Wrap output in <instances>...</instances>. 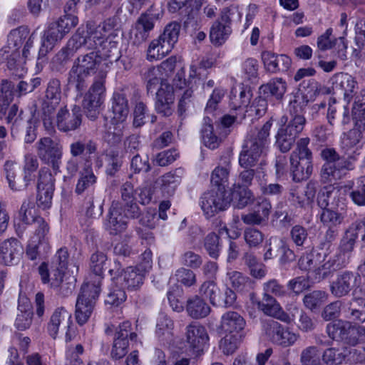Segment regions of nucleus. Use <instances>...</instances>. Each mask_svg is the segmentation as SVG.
<instances>
[{"label": "nucleus", "mask_w": 365, "mask_h": 365, "mask_svg": "<svg viewBox=\"0 0 365 365\" xmlns=\"http://www.w3.org/2000/svg\"><path fill=\"white\" fill-rule=\"evenodd\" d=\"M272 125L270 120L267 121L256 133H252L245 140L239 156V164L241 167L252 168L265 153Z\"/></svg>", "instance_id": "20e7f679"}, {"label": "nucleus", "mask_w": 365, "mask_h": 365, "mask_svg": "<svg viewBox=\"0 0 365 365\" xmlns=\"http://www.w3.org/2000/svg\"><path fill=\"white\" fill-rule=\"evenodd\" d=\"M128 93V89H120L114 91L113 94L112 110L113 118L118 122H123L129 113Z\"/></svg>", "instance_id": "7c9ffc66"}, {"label": "nucleus", "mask_w": 365, "mask_h": 365, "mask_svg": "<svg viewBox=\"0 0 365 365\" xmlns=\"http://www.w3.org/2000/svg\"><path fill=\"white\" fill-rule=\"evenodd\" d=\"M61 99V82L56 77L51 78L44 92L41 110L45 115L50 116L58 106Z\"/></svg>", "instance_id": "f3484780"}, {"label": "nucleus", "mask_w": 365, "mask_h": 365, "mask_svg": "<svg viewBox=\"0 0 365 365\" xmlns=\"http://www.w3.org/2000/svg\"><path fill=\"white\" fill-rule=\"evenodd\" d=\"M289 237L297 247H303L308 242V230L302 225H296L291 228Z\"/></svg>", "instance_id": "774afa93"}, {"label": "nucleus", "mask_w": 365, "mask_h": 365, "mask_svg": "<svg viewBox=\"0 0 365 365\" xmlns=\"http://www.w3.org/2000/svg\"><path fill=\"white\" fill-rule=\"evenodd\" d=\"M257 308L267 315L274 316L279 309V304L273 296L264 292L262 300L257 302Z\"/></svg>", "instance_id": "680f3d73"}, {"label": "nucleus", "mask_w": 365, "mask_h": 365, "mask_svg": "<svg viewBox=\"0 0 365 365\" xmlns=\"http://www.w3.org/2000/svg\"><path fill=\"white\" fill-rule=\"evenodd\" d=\"M266 334L272 343L283 348L293 346L299 338V334L274 320L268 322Z\"/></svg>", "instance_id": "4468645a"}, {"label": "nucleus", "mask_w": 365, "mask_h": 365, "mask_svg": "<svg viewBox=\"0 0 365 365\" xmlns=\"http://www.w3.org/2000/svg\"><path fill=\"white\" fill-rule=\"evenodd\" d=\"M286 91L287 83L282 78H274L259 88L260 93L264 97H272L277 101L282 99Z\"/></svg>", "instance_id": "e433bc0d"}, {"label": "nucleus", "mask_w": 365, "mask_h": 365, "mask_svg": "<svg viewBox=\"0 0 365 365\" xmlns=\"http://www.w3.org/2000/svg\"><path fill=\"white\" fill-rule=\"evenodd\" d=\"M203 0H168V8L170 13H176L187 15L184 21L186 29H195L198 22V11L202 6Z\"/></svg>", "instance_id": "f8f14e48"}, {"label": "nucleus", "mask_w": 365, "mask_h": 365, "mask_svg": "<svg viewBox=\"0 0 365 365\" xmlns=\"http://www.w3.org/2000/svg\"><path fill=\"white\" fill-rule=\"evenodd\" d=\"M49 249L48 242H41L31 239L26 247V254L29 259L35 260L46 255Z\"/></svg>", "instance_id": "603ef678"}, {"label": "nucleus", "mask_w": 365, "mask_h": 365, "mask_svg": "<svg viewBox=\"0 0 365 365\" xmlns=\"http://www.w3.org/2000/svg\"><path fill=\"white\" fill-rule=\"evenodd\" d=\"M82 110L80 106L74 105L71 110L66 107L61 108L56 116L57 127L65 133L73 131L80 128L82 123Z\"/></svg>", "instance_id": "a211bd4d"}, {"label": "nucleus", "mask_w": 365, "mask_h": 365, "mask_svg": "<svg viewBox=\"0 0 365 365\" xmlns=\"http://www.w3.org/2000/svg\"><path fill=\"white\" fill-rule=\"evenodd\" d=\"M145 269H140L136 267H128L120 275H118L115 279L117 282H123L124 287L128 289H137L143 284L145 278Z\"/></svg>", "instance_id": "c85d7f7f"}, {"label": "nucleus", "mask_w": 365, "mask_h": 365, "mask_svg": "<svg viewBox=\"0 0 365 365\" xmlns=\"http://www.w3.org/2000/svg\"><path fill=\"white\" fill-rule=\"evenodd\" d=\"M186 311L192 319H202L208 316L211 312V307L199 295H195L187 300Z\"/></svg>", "instance_id": "473e14b6"}, {"label": "nucleus", "mask_w": 365, "mask_h": 365, "mask_svg": "<svg viewBox=\"0 0 365 365\" xmlns=\"http://www.w3.org/2000/svg\"><path fill=\"white\" fill-rule=\"evenodd\" d=\"M180 177L173 173L163 175L160 179L162 192L168 195H173L180 182Z\"/></svg>", "instance_id": "338daca9"}, {"label": "nucleus", "mask_w": 365, "mask_h": 365, "mask_svg": "<svg viewBox=\"0 0 365 365\" xmlns=\"http://www.w3.org/2000/svg\"><path fill=\"white\" fill-rule=\"evenodd\" d=\"M346 217L345 202H336V206H331L330 208L321 211L319 214L320 222L325 227H337Z\"/></svg>", "instance_id": "bb28decb"}, {"label": "nucleus", "mask_w": 365, "mask_h": 365, "mask_svg": "<svg viewBox=\"0 0 365 365\" xmlns=\"http://www.w3.org/2000/svg\"><path fill=\"white\" fill-rule=\"evenodd\" d=\"M347 317L359 323L365 322V299L354 297L351 299Z\"/></svg>", "instance_id": "a18cd8bd"}, {"label": "nucleus", "mask_w": 365, "mask_h": 365, "mask_svg": "<svg viewBox=\"0 0 365 365\" xmlns=\"http://www.w3.org/2000/svg\"><path fill=\"white\" fill-rule=\"evenodd\" d=\"M23 252V246L16 238L7 239L0 244V259L4 265L17 264Z\"/></svg>", "instance_id": "b1692460"}, {"label": "nucleus", "mask_w": 365, "mask_h": 365, "mask_svg": "<svg viewBox=\"0 0 365 365\" xmlns=\"http://www.w3.org/2000/svg\"><path fill=\"white\" fill-rule=\"evenodd\" d=\"M230 173V164L227 163L225 167L217 166L212 171L211 175V183L215 187H223L226 189L227 182Z\"/></svg>", "instance_id": "0e129e2a"}, {"label": "nucleus", "mask_w": 365, "mask_h": 365, "mask_svg": "<svg viewBox=\"0 0 365 365\" xmlns=\"http://www.w3.org/2000/svg\"><path fill=\"white\" fill-rule=\"evenodd\" d=\"M120 38L117 34L111 33L107 37L103 36V42L101 45V51H97L98 53H102L106 58H108L110 62L117 61L120 57V53L118 49V43Z\"/></svg>", "instance_id": "c9c22d12"}, {"label": "nucleus", "mask_w": 365, "mask_h": 365, "mask_svg": "<svg viewBox=\"0 0 365 365\" xmlns=\"http://www.w3.org/2000/svg\"><path fill=\"white\" fill-rule=\"evenodd\" d=\"M320 156L324 161L320 170V178L323 183L329 184L320 190L317 195V205L322 210L336 206V202L343 203L345 200L340 197V192L331 184L345 177L354 169L355 158L340 155L333 148L321 150Z\"/></svg>", "instance_id": "f257e3e1"}, {"label": "nucleus", "mask_w": 365, "mask_h": 365, "mask_svg": "<svg viewBox=\"0 0 365 365\" xmlns=\"http://www.w3.org/2000/svg\"><path fill=\"white\" fill-rule=\"evenodd\" d=\"M6 178L9 187L14 191H21L26 190L31 182L25 181V176L23 179H16V172L14 170V163L12 161H6L4 165Z\"/></svg>", "instance_id": "c03bdc74"}, {"label": "nucleus", "mask_w": 365, "mask_h": 365, "mask_svg": "<svg viewBox=\"0 0 365 365\" xmlns=\"http://www.w3.org/2000/svg\"><path fill=\"white\" fill-rule=\"evenodd\" d=\"M365 130V125L355 123L354 127L348 132L344 133L342 138L343 144L348 148H352L358 144L362 138V132Z\"/></svg>", "instance_id": "052dcab7"}, {"label": "nucleus", "mask_w": 365, "mask_h": 365, "mask_svg": "<svg viewBox=\"0 0 365 365\" xmlns=\"http://www.w3.org/2000/svg\"><path fill=\"white\" fill-rule=\"evenodd\" d=\"M128 225L126 216L123 213V205L119 202H113L108 214L106 229L112 235L123 232Z\"/></svg>", "instance_id": "5701e85b"}, {"label": "nucleus", "mask_w": 365, "mask_h": 365, "mask_svg": "<svg viewBox=\"0 0 365 365\" xmlns=\"http://www.w3.org/2000/svg\"><path fill=\"white\" fill-rule=\"evenodd\" d=\"M327 299L325 291L314 290L304 296V305L310 310H314L320 307Z\"/></svg>", "instance_id": "4d7b16f0"}, {"label": "nucleus", "mask_w": 365, "mask_h": 365, "mask_svg": "<svg viewBox=\"0 0 365 365\" xmlns=\"http://www.w3.org/2000/svg\"><path fill=\"white\" fill-rule=\"evenodd\" d=\"M107 165L106 173L108 175L114 176L123 164L122 158L118 149L110 148L106 153Z\"/></svg>", "instance_id": "3c124183"}, {"label": "nucleus", "mask_w": 365, "mask_h": 365, "mask_svg": "<svg viewBox=\"0 0 365 365\" xmlns=\"http://www.w3.org/2000/svg\"><path fill=\"white\" fill-rule=\"evenodd\" d=\"M184 77L185 72L183 69H181L176 73L173 79V85L175 89H185L178 106V113L182 118L185 117L186 111L192 106L193 93L192 89L189 86Z\"/></svg>", "instance_id": "4be33fe9"}, {"label": "nucleus", "mask_w": 365, "mask_h": 365, "mask_svg": "<svg viewBox=\"0 0 365 365\" xmlns=\"http://www.w3.org/2000/svg\"><path fill=\"white\" fill-rule=\"evenodd\" d=\"M30 35V31L27 26H21L10 31L7 36V45L11 46V48H16L19 51L24 41Z\"/></svg>", "instance_id": "09e8293b"}, {"label": "nucleus", "mask_w": 365, "mask_h": 365, "mask_svg": "<svg viewBox=\"0 0 365 365\" xmlns=\"http://www.w3.org/2000/svg\"><path fill=\"white\" fill-rule=\"evenodd\" d=\"M232 287L238 292H244L252 286L249 277L237 271H230L227 274Z\"/></svg>", "instance_id": "bf43d9fd"}, {"label": "nucleus", "mask_w": 365, "mask_h": 365, "mask_svg": "<svg viewBox=\"0 0 365 365\" xmlns=\"http://www.w3.org/2000/svg\"><path fill=\"white\" fill-rule=\"evenodd\" d=\"M352 116L357 125L360 123L365 125V89L361 91L360 95L355 97Z\"/></svg>", "instance_id": "6e6d98bb"}, {"label": "nucleus", "mask_w": 365, "mask_h": 365, "mask_svg": "<svg viewBox=\"0 0 365 365\" xmlns=\"http://www.w3.org/2000/svg\"><path fill=\"white\" fill-rule=\"evenodd\" d=\"M290 172L292 180L300 182L308 179L313 171L312 161L289 158Z\"/></svg>", "instance_id": "72a5a7b5"}, {"label": "nucleus", "mask_w": 365, "mask_h": 365, "mask_svg": "<svg viewBox=\"0 0 365 365\" xmlns=\"http://www.w3.org/2000/svg\"><path fill=\"white\" fill-rule=\"evenodd\" d=\"M209 336L205 328L197 322H192L186 327V341L193 354L202 353Z\"/></svg>", "instance_id": "6ab92c4d"}, {"label": "nucleus", "mask_w": 365, "mask_h": 365, "mask_svg": "<svg viewBox=\"0 0 365 365\" xmlns=\"http://www.w3.org/2000/svg\"><path fill=\"white\" fill-rule=\"evenodd\" d=\"M175 100L174 88L165 82H161L156 93L155 108L158 113L168 117L173 114Z\"/></svg>", "instance_id": "aec40b11"}, {"label": "nucleus", "mask_w": 365, "mask_h": 365, "mask_svg": "<svg viewBox=\"0 0 365 365\" xmlns=\"http://www.w3.org/2000/svg\"><path fill=\"white\" fill-rule=\"evenodd\" d=\"M230 18L226 13L221 16V21H215L210 29V38L215 45H222L231 33Z\"/></svg>", "instance_id": "2f4dec72"}, {"label": "nucleus", "mask_w": 365, "mask_h": 365, "mask_svg": "<svg viewBox=\"0 0 365 365\" xmlns=\"http://www.w3.org/2000/svg\"><path fill=\"white\" fill-rule=\"evenodd\" d=\"M78 18L76 16L65 15L57 21L51 23L42 38L41 46L38 51V58L45 56L51 51L56 43L78 24Z\"/></svg>", "instance_id": "423d86ee"}, {"label": "nucleus", "mask_w": 365, "mask_h": 365, "mask_svg": "<svg viewBox=\"0 0 365 365\" xmlns=\"http://www.w3.org/2000/svg\"><path fill=\"white\" fill-rule=\"evenodd\" d=\"M55 178L51 172L40 170L37 183V206L43 210L48 209L52 204L55 190Z\"/></svg>", "instance_id": "ddd939ff"}, {"label": "nucleus", "mask_w": 365, "mask_h": 365, "mask_svg": "<svg viewBox=\"0 0 365 365\" xmlns=\"http://www.w3.org/2000/svg\"><path fill=\"white\" fill-rule=\"evenodd\" d=\"M302 86L307 88V93H297L290 100L289 113L290 119L287 123L279 128L275 135V145L283 153L289 151L296 143L297 138L302 132L306 118L304 116V109L309 102L308 95L312 98L319 93L320 85L314 80L304 81Z\"/></svg>", "instance_id": "f03ea898"}, {"label": "nucleus", "mask_w": 365, "mask_h": 365, "mask_svg": "<svg viewBox=\"0 0 365 365\" xmlns=\"http://www.w3.org/2000/svg\"><path fill=\"white\" fill-rule=\"evenodd\" d=\"M158 19V15L153 12V6L140 14L133 29V42L135 45H141L148 39Z\"/></svg>", "instance_id": "2eb2a0df"}, {"label": "nucleus", "mask_w": 365, "mask_h": 365, "mask_svg": "<svg viewBox=\"0 0 365 365\" xmlns=\"http://www.w3.org/2000/svg\"><path fill=\"white\" fill-rule=\"evenodd\" d=\"M309 202L310 197L307 196V192L304 193L295 189H292L286 200V205L292 213L297 211L299 209L305 208Z\"/></svg>", "instance_id": "79ce46f5"}, {"label": "nucleus", "mask_w": 365, "mask_h": 365, "mask_svg": "<svg viewBox=\"0 0 365 365\" xmlns=\"http://www.w3.org/2000/svg\"><path fill=\"white\" fill-rule=\"evenodd\" d=\"M337 271L333 264L329 259L322 265L315 268L310 272V278L314 281L319 282L331 276Z\"/></svg>", "instance_id": "e2e57ef3"}, {"label": "nucleus", "mask_w": 365, "mask_h": 365, "mask_svg": "<svg viewBox=\"0 0 365 365\" xmlns=\"http://www.w3.org/2000/svg\"><path fill=\"white\" fill-rule=\"evenodd\" d=\"M204 125L201 130L202 138L205 145L210 149H215L220 145V138L213 133V125L210 117L203 119Z\"/></svg>", "instance_id": "de8ad7c7"}, {"label": "nucleus", "mask_w": 365, "mask_h": 365, "mask_svg": "<svg viewBox=\"0 0 365 365\" xmlns=\"http://www.w3.org/2000/svg\"><path fill=\"white\" fill-rule=\"evenodd\" d=\"M90 261L91 273L89 275L88 280L83 284H88L91 287L101 288L107 257L103 252L97 251L91 255Z\"/></svg>", "instance_id": "a878e982"}, {"label": "nucleus", "mask_w": 365, "mask_h": 365, "mask_svg": "<svg viewBox=\"0 0 365 365\" xmlns=\"http://www.w3.org/2000/svg\"><path fill=\"white\" fill-rule=\"evenodd\" d=\"M359 275L351 271H344L339 273L336 277L330 283L331 294L336 298L348 296L351 290L357 287Z\"/></svg>", "instance_id": "dca6fc26"}, {"label": "nucleus", "mask_w": 365, "mask_h": 365, "mask_svg": "<svg viewBox=\"0 0 365 365\" xmlns=\"http://www.w3.org/2000/svg\"><path fill=\"white\" fill-rule=\"evenodd\" d=\"M101 291V288L91 287L88 284H82L75 311V317L79 325L85 324L91 317Z\"/></svg>", "instance_id": "9d476101"}, {"label": "nucleus", "mask_w": 365, "mask_h": 365, "mask_svg": "<svg viewBox=\"0 0 365 365\" xmlns=\"http://www.w3.org/2000/svg\"><path fill=\"white\" fill-rule=\"evenodd\" d=\"M36 147L40 160L51 166L56 173L60 172L63 156L62 145L49 137H43L36 143Z\"/></svg>", "instance_id": "9b49d317"}, {"label": "nucleus", "mask_w": 365, "mask_h": 365, "mask_svg": "<svg viewBox=\"0 0 365 365\" xmlns=\"http://www.w3.org/2000/svg\"><path fill=\"white\" fill-rule=\"evenodd\" d=\"M309 143L310 139L308 137L299 139L296 143V148L292 152L290 158L312 161V152L308 148Z\"/></svg>", "instance_id": "5fc2aeb1"}, {"label": "nucleus", "mask_w": 365, "mask_h": 365, "mask_svg": "<svg viewBox=\"0 0 365 365\" xmlns=\"http://www.w3.org/2000/svg\"><path fill=\"white\" fill-rule=\"evenodd\" d=\"M204 248L213 259H217L222 248L220 237L215 232H210L204 239Z\"/></svg>", "instance_id": "13d9d810"}, {"label": "nucleus", "mask_w": 365, "mask_h": 365, "mask_svg": "<svg viewBox=\"0 0 365 365\" xmlns=\"http://www.w3.org/2000/svg\"><path fill=\"white\" fill-rule=\"evenodd\" d=\"M361 229V222L352 223L346 230L344 237L341 240L339 250L350 257L351 253L354 250L356 240L358 238V232Z\"/></svg>", "instance_id": "4c0bfd02"}, {"label": "nucleus", "mask_w": 365, "mask_h": 365, "mask_svg": "<svg viewBox=\"0 0 365 365\" xmlns=\"http://www.w3.org/2000/svg\"><path fill=\"white\" fill-rule=\"evenodd\" d=\"M237 299L235 292L230 288L226 287L223 292L218 288V292L212 297L211 304L215 307H230Z\"/></svg>", "instance_id": "8fccbe9b"}, {"label": "nucleus", "mask_w": 365, "mask_h": 365, "mask_svg": "<svg viewBox=\"0 0 365 365\" xmlns=\"http://www.w3.org/2000/svg\"><path fill=\"white\" fill-rule=\"evenodd\" d=\"M97 152V143L92 140H77L70 145V153L73 158L81 155L88 156L95 154ZM86 158L88 160V158Z\"/></svg>", "instance_id": "37998d69"}, {"label": "nucleus", "mask_w": 365, "mask_h": 365, "mask_svg": "<svg viewBox=\"0 0 365 365\" xmlns=\"http://www.w3.org/2000/svg\"><path fill=\"white\" fill-rule=\"evenodd\" d=\"M230 193L223 187H213L200 198V206L206 218L225 210L230 205Z\"/></svg>", "instance_id": "1a4fd4ad"}, {"label": "nucleus", "mask_w": 365, "mask_h": 365, "mask_svg": "<svg viewBox=\"0 0 365 365\" xmlns=\"http://www.w3.org/2000/svg\"><path fill=\"white\" fill-rule=\"evenodd\" d=\"M85 43V49L96 51L101 47L104 34L101 32V28L87 25L86 31H81Z\"/></svg>", "instance_id": "a19ab883"}, {"label": "nucleus", "mask_w": 365, "mask_h": 365, "mask_svg": "<svg viewBox=\"0 0 365 365\" xmlns=\"http://www.w3.org/2000/svg\"><path fill=\"white\" fill-rule=\"evenodd\" d=\"M96 182V177L91 169H85L81 173V176L76 184L75 192L78 195L82 194L86 189Z\"/></svg>", "instance_id": "69168bd1"}, {"label": "nucleus", "mask_w": 365, "mask_h": 365, "mask_svg": "<svg viewBox=\"0 0 365 365\" xmlns=\"http://www.w3.org/2000/svg\"><path fill=\"white\" fill-rule=\"evenodd\" d=\"M101 63V56L97 51L78 56L74 60L68 72V84L73 86L76 91L82 95L88 86V77L97 71Z\"/></svg>", "instance_id": "7ed1b4c3"}, {"label": "nucleus", "mask_w": 365, "mask_h": 365, "mask_svg": "<svg viewBox=\"0 0 365 365\" xmlns=\"http://www.w3.org/2000/svg\"><path fill=\"white\" fill-rule=\"evenodd\" d=\"M106 79V73L99 72L83 96L82 107L87 118L91 120H95L100 114L101 106L104 101Z\"/></svg>", "instance_id": "0eeeda50"}, {"label": "nucleus", "mask_w": 365, "mask_h": 365, "mask_svg": "<svg viewBox=\"0 0 365 365\" xmlns=\"http://www.w3.org/2000/svg\"><path fill=\"white\" fill-rule=\"evenodd\" d=\"M246 325L245 319L237 312H227L221 318L222 329L230 334L239 335L242 336L241 332L244 330Z\"/></svg>", "instance_id": "c756f323"}, {"label": "nucleus", "mask_w": 365, "mask_h": 365, "mask_svg": "<svg viewBox=\"0 0 365 365\" xmlns=\"http://www.w3.org/2000/svg\"><path fill=\"white\" fill-rule=\"evenodd\" d=\"M20 52L11 46H5L0 49V64H4L11 71L19 70L20 64Z\"/></svg>", "instance_id": "58836bf2"}, {"label": "nucleus", "mask_w": 365, "mask_h": 365, "mask_svg": "<svg viewBox=\"0 0 365 365\" xmlns=\"http://www.w3.org/2000/svg\"><path fill=\"white\" fill-rule=\"evenodd\" d=\"M327 332L332 339L350 346L365 341V327L354 325L349 321L338 320L328 324Z\"/></svg>", "instance_id": "6e6552de"}, {"label": "nucleus", "mask_w": 365, "mask_h": 365, "mask_svg": "<svg viewBox=\"0 0 365 365\" xmlns=\"http://www.w3.org/2000/svg\"><path fill=\"white\" fill-rule=\"evenodd\" d=\"M346 356L347 351L345 348L330 347L324 351L322 359L326 365H341Z\"/></svg>", "instance_id": "49530a36"}, {"label": "nucleus", "mask_w": 365, "mask_h": 365, "mask_svg": "<svg viewBox=\"0 0 365 365\" xmlns=\"http://www.w3.org/2000/svg\"><path fill=\"white\" fill-rule=\"evenodd\" d=\"M330 83L334 93L343 96L344 100L349 103L357 85L354 78L348 73H338L330 78Z\"/></svg>", "instance_id": "412c9836"}, {"label": "nucleus", "mask_w": 365, "mask_h": 365, "mask_svg": "<svg viewBox=\"0 0 365 365\" xmlns=\"http://www.w3.org/2000/svg\"><path fill=\"white\" fill-rule=\"evenodd\" d=\"M229 192L233 206L237 209H243L255 200L252 192L247 187L241 186L240 184L234 185L233 188Z\"/></svg>", "instance_id": "f704fd0d"}, {"label": "nucleus", "mask_w": 365, "mask_h": 365, "mask_svg": "<svg viewBox=\"0 0 365 365\" xmlns=\"http://www.w3.org/2000/svg\"><path fill=\"white\" fill-rule=\"evenodd\" d=\"M321 353L317 346H309L301 351L300 362L302 365H320Z\"/></svg>", "instance_id": "864d4df0"}, {"label": "nucleus", "mask_w": 365, "mask_h": 365, "mask_svg": "<svg viewBox=\"0 0 365 365\" xmlns=\"http://www.w3.org/2000/svg\"><path fill=\"white\" fill-rule=\"evenodd\" d=\"M181 25L172 21L164 29L163 32L149 43L147 49V59L149 61L162 59L168 55L178 42Z\"/></svg>", "instance_id": "39448f33"}, {"label": "nucleus", "mask_w": 365, "mask_h": 365, "mask_svg": "<svg viewBox=\"0 0 365 365\" xmlns=\"http://www.w3.org/2000/svg\"><path fill=\"white\" fill-rule=\"evenodd\" d=\"M76 279L73 277L65 275L63 271L55 269L51 278V287L58 294L66 297L70 296L75 289Z\"/></svg>", "instance_id": "cd10ccee"}, {"label": "nucleus", "mask_w": 365, "mask_h": 365, "mask_svg": "<svg viewBox=\"0 0 365 365\" xmlns=\"http://www.w3.org/2000/svg\"><path fill=\"white\" fill-rule=\"evenodd\" d=\"M264 68L269 73L286 72L289 68L291 58L284 54H276L270 51H264L261 54Z\"/></svg>", "instance_id": "393cba45"}, {"label": "nucleus", "mask_w": 365, "mask_h": 365, "mask_svg": "<svg viewBox=\"0 0 365 365\" xmlns=\"http://www.w3.org/2000/svg\"><path fill=\"white\" fill-rule=\"evenodd\" d=\"M71 314L63 307H58L54 310L52 315L51 316L50 320L47 324V330L49 335L56 339L59 326L63 322L68 323Z\"/></svg>", "instance_id": "ea45409f"}]
</instances>
